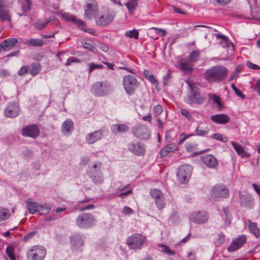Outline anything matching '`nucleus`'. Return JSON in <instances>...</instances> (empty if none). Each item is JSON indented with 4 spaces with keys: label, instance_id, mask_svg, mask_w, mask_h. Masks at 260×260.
I'll list each match as a JSON object with an SVG mask.
<instances>
[{
    "label": "nucleus",
    "instance_id": "obj_1",
    "mask_svg": "<svg viewBox=\"0 0 260 260\" xmlns=\"http://www.w3.org/2000/svg\"><path fill=\"white\" fill-rule=\"evenodd\" d=\"M228 69L222 66H215L207 69L204 74L205 80L209 83L220 82L225 79Z\"/></svg>",
    "mask_w": 260,
    "mask_h": 260
},
{
    "label": "nucleus",
    "instance_id": "obj_2",
    "mask_svg": "<svg viewBox=\"0 0 260 260\" xmlns=\"http://www.w3.org/2000/svg\"><path fill=\"white\" fill-rule=\"evenodd\" d=\"M200 57V53L198 51H193L189 55V58H181L177 60L176 66L184 73H189L192 70V62H196Z\"/></svg>",
    "mask_w": 260,
    "mask_h": 260
},
{
    "label": "nucleus",
    "instance_id": "obj_3",
    "mask_svg": "<svg viewBox=\"0 0 260 260\" xmlns=\"http://www.w3.org/2000/svg\"><path fill=\"white\" fill-rule=\"evenodd\" d=\"M91 92L98 96H105L113 91V86L108 82L97 81L91 87Z\"/></svg>",
    "mask_w": 260,
    "mask_h": 260
},
{
    "label": "nucleus",
    "instance_id": "obj_4",
    "mask_svg": "<svg viewBox=\"0 0 260 260\" xmlns=\"http://www.w3.org/2000/svg\"><path fill=\"white\" fill-rule=\"evenodd\" d=\"M186 82L190 88L187 99L188 103L190 104L196 103L198 105L203 104L205 101L206 96L201 94L199 88L196 86L191 81L186 80Z\"/></svg>",
    "mask_w": 260,
    "mask_h": 260
},
{
    "label": "nucleus",
    "instance_id": "obj_5",
    "mask_svg": "<svg viewBox=\"0 0 260 260\" xmlns=\"http://www.w3.org/2000/svg\"><path fill=\"white\" fill-rule=\"evenodd\" d=\"M146 242L147 238L145 236L136 233L127 238L126 243L130 249L137 250L142 249Z\"/></svg>",
    "mask_w": 260,
    "mask_h": 260
},
{
    "label": "nucleus",
    "instance_id": "obj_6",
    "mask_svg": "<svg viewBox=\"0 0 260 260\" xmlns=\"http://www.w3.org/2000/svg\"><path fill=\"white\" fill-rule=\"evenodd\" d=\"M102 163L95 161L92 167H89L88 174L95 184H101L103 182L104 177L101 172Z\"/></svg>",
    "mask_w": 260,
    "mask_h": 260
},
{
    "label": "nucleus",
    "instance_id": "obj_7",
    "mask_svg": "<svg viewBox=\"0 0 260 260\" xmlns=\"http://www.w3.org/2000/svg\"><path fill=\"white\" fill-rule=\"evenodd\" d=\"M123 85L126 93L128 95L135 93L139 83L136 77L132 75L124 76L123 79Z\"/></svg>",
    "mask_w": 260,
    "mask_h": 260
},
{
    "label": "nucleus",
    "instance_id": "obj_8",
    "mask_svg": "<svg viewBox=\"0 0 260 260\" xmlns=\"http://www.w3.org/2000/svg\"><path fill=\"white\" fill-rule=\"evenodd\" d=\"M46 255V249L42 246L36 245L31 247L26 252L28 260H43Z\"/></svg>",
    "mask_w": 260,
    "mask_h": 260
},
{
    "label": "nucleus",
    "instance_id": "obj_9",
    "mask_svg": "<svg viewBox=\"0 0 260 260\" xmlns=\"http://www.w3.org/2000/svg\"><path fill=\"white\" fill-rule=\"evenodd\" d=\"M61 18L65 21L73 22L76 25L79 29L86 32L92 33V29L89 28H85V22L82 20L78 19L75 16L69 13H63L61 14Z\"/></svg>",
    "mask_w": 260,
    "mask_h": 260
},
{
    "label": "nucleus",
    "instance_id": "obj_10",
    "mask_svg": "<svg viewBox=\"0 0 260 260\" xmlns=\"http://www.w3.org/2000/svg\"><path fill=\"white\" fill-rule=\"evenodd\" d=\"M94 216L87 213L82 214L76 219V224L80 228H88L94 224Z\"/></svg>",
    "mask_w": 260,
    "mask_h": 260
},
{
    "label": "nucleus",
    "instance_id": "obj_11",
    "mask_svg": "<svg viewBox=\"0 0 260 260\" xmlns=\"http://www.w3.org/2000/svg\"><path fill=\"white\" fill-rule=\"evenodd\" d=\"M192 167L189 165H184L179 167L177 173L179 181L182 183L187 182L191 176Z\"/></svg>",
    "mask_w": 260,
    "mask_h": 260
},
{
    "label": "nucleus",
    "instance_id": "obj_12",
    "mask_svg": "<svg viewBox=\"0 0 260 260\" xmlns=\"http://www.w3.org/2000/svg\"><path fill=\"white\" fill-rule=\"evenodd\" d=\"M134 135L137 138L141 140H148L150 138V130L145 125H138L132 129Z\"/></svg>",
    "mask_w": 260,
    "mask_h": 260
},
{
    "label": "nucleus",
    "instance_id": "obj_13",
    "mask_svg": "<svg viewBox=\"0 0 260 260\" xmlns=\"http://www.w3.org/2000/svg\"><path fill=\"white\" fill-rule=\"evenodd\" d=\"M211 196L213 198H227L230 192L228 188L222 184H219L212 187Z\"/></svg>",
    "mask_w": 260,
    "mask_h": 260
},
{
    "label": "nucleus",
    "instance_id": "obj_14",
    "mask_svg": "<svg viewBox=\"0 0 260 260\" xmlns=\"http://www.w3.org/2000/svg\"><path fill=\"white\" fill-rule=\"evenodd\" d=\"M71 248L75 251H81L84 245V237L79 234H74L70 237Z\"/></svg>",
    "mask_w": 260,
    "mask_h": 260
},
{
    "label": "nucleus",
    "instance_id": "obj_15",
    "mask_svg": "<svg viewBox=\"0 0 260 260\" xmlns=\"http://www.w3.org/2000/svg\"><path fill=\"white\" fill-rule=\"evenodd\" d=\"M84 18L90 19L95 18L99 14V7L96 3H89L84 7Z\"/></svg>",
    "mask_w": 260,
    "mask_h": 260
},
{
    "label": "nucleus",
    "instance_id": "obj_16",
    "mask_svg": "<svg viewBox=\"0 0 260 260\" xmlns=\"http://www.w3.org/2000/svg\"><path fill=\"white\" fill-rule=\"evenodd\" d=\"M246 241L247 238L245 235H240L232 242L228 247V251L232 252L238 250L246 243Z\"/></svg>",
    "mask_w": 260,
    "mask_h": 260
},
{
    "label": "nucleus",
    "instance_id": "obj_17",
    "mask_svg": "<svg viewBox=\"0 0 260 260\" xmlns=\"http://www.w3.org/2000/svg\"><path fill=\"white\" fill-rule=\"evenodd\" d=\"M21 133L24 137L36 138L39 136L40 131L36 124H31L24 127L21 131Z\"/></svg>",
    "mask_w": 260,
    "mask_h": 260
},
{
    "label": "nucleus",
    "instance_id": "obj_18",
    "mask_svg": "<svg viewBox=\"0 0 260 260\" xmlns=\"http://www.w3.org/2000/svg\"><path fill=\"white\" fill-rule=\"evenodd\" d=\"M0 19L2 21H10L11 15L6 0H0Z\"/></svg>",
    "mask_w": 260,
    "mask_h": 260
},
{
    "label": "nucleus",
    "instance_id": "obj_19",
    "mask_svg": "<svg viewBox=\"0 0 260 260\" xmlns=\"http://www.w3.org/2000/svg\"><path fill=\"white\" fill-rule=\"evenodd\" d=\"M190 219L195 223L201 224L207 221L208 216L206 212H194L190 215Z\"/></svg>",
    "mask_w": 260,
    "mask_h": 260
},
{
    "label": "nucleus",
    "instance_id": "obj_20",
    "mask_svg": "<svg viewBox=\"0 0 260 260\" xmlns=\"http://www.w3.org/2000/svg\"><path fill=\"white\" fill-rule=\"evenodd\" d=\"M127 147L129 151L137 156L142 155L145 152L144 146L140 142H131Z\"/></svg>",
    "mask_w": 260,
    "mask_h": 260
},
{
    "label": "nucleus",
    "instance_id": "obj_21",
    "mask_svg": "<svg viewBox=\"0 0 260 260\" xmlns=\"http://www.w3.org/2000/svg\"><path fill=\"white\" fill-rule=\"evenodd\" d=\"M19 113L18 105L16 103H10L5 110V114L8 117H15Z\"/></svg>",
    "mask_w": 260,
    "mask_h": 260
},
{
    "label": "nucleus",
    "instance_id": "obj_22",
    "mask_svg": "<svg viewBox=\"0 0 260 260\" xmlns=\"http://www.w3.org/2000/svg\"><path fill=\"white\" fill-rule=\"evenodd\" d=\"M115 13L113 12H108L103 15H101L96 20V23L100 26H105L110 23L114 19Z\"/></svg>",
    "mask_w": 260,
    "mask_h": 260
},
{
    "label": "nucleus",
    "instance_id": "obj_23",
    "mask_svg": "<svg viewBox=\"0 0 260 260\" xmlns=\"http://www.w3.org/2000/svg\"><path fill=\"white\" fill-rule=\"evenodd\" d=\"M103 132L102 129H99L88 134L85 138L86 143L92 144L100 140L103 136Z\"/></svg>",
    "mask_w": 260,
    "mask_h": 260
},
{
    "label": "nucleus",
    "instance_id": "obj_24",
    "mask_svg": "<svg viewBox=\"0 0 260 260\" xmlns=\"http://www.w3.org/2000/svg\"><path fill=\"white\" fill-rule=\"evenodd\" d=\"M204 164L209 168H215L218 165L216 158L212 155L206 154L202 157Z\"/></svg>",
    "mask_w": 260,
    "mask_h": 260
},
{
    "label": "nucleus",
    "instance_id": "obj_25",
    "mask_svg": "<svg viewBox=\"0 0 260 260\" xmlns=\"http://www.w3.org/2000/svg\"><path fill=\"white\" fill-rule=\"evenodd\" d=\"M18 43V40L16 38H10L4 40L0 43V49L4 51H8L12 49Z\"/></svg>",
    "mask_w": 260,
    "mask_h": 260
},
{
    "label": "nucleus",
    "instance_id": "obj_26",
    "mask_svg": "<svg viewBox=\"0 0 260 260\" xmlns=\"http://www.w3.org/2000/svg\"><path fill=\"white\" fill-rule=\"evenodd\" d=\"M210 118L214 122L222 124L228 123L230 120L229 116L224 114H218L212 115Z\"/></svg>",
    "mask_w": 260,
    "mask_h": 260
},
{
    "label": "nucleus",
    "instance_id": "obj_27",
    "mask_svg": "<svg viewBox=\"0 0 260 260\" xmlns=\"http://www.w3.org/2000/svg\"><path fill=\"white\" fill-rule=\"evenodd\" d=\"M231 143L234 147L236 152L239 155L241 156V157L248 158L250 156V154L245 150L244 148L241 145L233 141H231Z\"/></svg>",
    "mask_w": 260,
    "mask_h": 260
},
{
    "label": "nucleus",
    "instance_id": "obj_28",
    "mask_svg": "<svg viewBox=\"0 0 260 260\" xmlns=\"http://www.w3.org/2000/svg\"><path fill=\"white\" fill-rule=\"evenodd\" d=\"M74 129V123L70 119L66 120L61 127L62 133L64 135H69L72 133Z\"/></svg>",
    "mask_w": 260,
    "mask_h": 260
},
{
    "label": "nucleus",
    "instance_id": "obj_29",
    "mask_svg": "<svg viewBox=\"0 0 260 260\" xmlns=\"http://www.w3.org/2000/svg\"><path fill=\"white\" fill-rule=\"evenodd\" d=\"M213 36H215L216 39L219 41V43L222 47H230L231 45L234 48V44L229 41L228 37L225 36L218 34H214Z\"/></svg>",
    "mask_w": 260,
    "mask_h": 260
},
{
    "label": "nucleus",
    "instance_id": "obj_30",
    "mask_svg": "<svg viewBox=\"0 0 260 260\" xmlns=\"http://www.w3.org/2000/svg\"><path fill=\"white\" fill-rule=\"evenodd\" d=\"M29 66V73L32 76L39 74L42 70V66L40 63L35 62L31 63Z\"/></svg>",
    "mask_w": 260,
    "mask_h": 260
},
{
    "label": "nucleus",
    "instance_id": "obj_31",
    "mask_svg": "<svg viewBox=\"0 0 260 260\" xmlns=\"http://www.w3.org/2000/svg\"><path fill=\"white\" fill-rule=\"evenodd\" d=\"M128 127L124 124H116L111 126V131L113 133H124L128 130Z\"/></svg>",
    "mask_w": 260,
    "mask_h": 260
},
{
    "label": "nucleus",
    "instance_id": "obj_32",
    "mask_svg": "<svg viewBox=\"0 0 260 260\" xmlns=\"http://www.w3.org/2000/svg\"><path fill=\"white\" fill-rule=\"evenodd\" d=\"M27 210L31 214H35L38 212L39 204L37 202H34L29 201H26Z\"/></svg>",
    "mask_w": 260,
    "mask_h": 260
},
{
    "label": "nucleus",
    "instance_id": "obj_33",
    "mask_svg": "<svg viewBox=\"0 0 260 260\" xmlns=\"http://www.w3.org/2000/svg\"><path fill=\"white\" fill-rule=\"evenodd\" d=\"M125 6L127 7L129 14H133L138 6V0H128L125 4Z\"/></svg>",
    "mask_w": 260,
    "mask_h": 260
},
{
    "label": "nucleus",
    "instance_id": "obj_34",
    "mask_svg": "<svg viewBox=\"0 0 260 260\" xmlns=\"http://www.w3.org/2000/svg\"><path fill=\"white\" fill-rule=\"evenodd\" d=\"M24 43L28 46L35 47H42L44 45L43 41L39 39H30L26 40Z\"/></svg>",
    "mask_w": 260,
    "mask_h": 260
},
{
    "label": "nucleus",
    "instance_id": "obj_35",
    "mask_svg": "<svg viewBox=\"0 0 260 260\" xmlns=\"http://www.w3.org/2000/svg\"><path fill=\"white\" fill-rule=\"evenodd\" d=\"M208 96L210 100H212L213 102L217 105V108L219 110H220L223 108V105L221 102L220 96L217 95L216 94L209 93Z\"/></svg>",
    "mask_w": 260,
    "mask_h": 260
},
{
    "label": "nucleus",
    "instance_id": "obj_36",
    "mask_svg": "<svg viewBox=\"0 0 260 260\" xmlns=\"http://www.w3.org/2000/svg\"><path fill=\"white\" fill-rule=\"evenodd\" d=\"M143 74L145 77L147 79H148L149 81L151 82L152 84H153L155 86L158 85V82H157L155 77H154V76L153 75L151 71L148 70H145L143 72Z\"/></svg>",
    "mask_w": 260,
    "mask_h": 260
},
{
    "label": "nucleus",
    "instance_id": "obj_37",
    "mask_svg": "<svg viewBox=\"0 0 260 260\" xmlns=\"http://www.w3.org/2000/svg\"><path fill=\"white\" fill-rule=\"evenodd\" d=\"M31 2L30 0H23L21 3V8L23 12V14H20V16L25 15V13L28 12L31 7Z\"/></svg>",
    "mask_w": 260,
    "mask_h": 260
},
{
    "label": "nucleus",
    "instance_id": "obj_38",
    "mask_svg": "<svg viewBox=\"0 0 260 260\" xmlns=\"http://www.w3.org/2000/svg\"><path fill=\"white\" fill-rule=\"evenodd\" d=\"M248 226L250 232L253 234L256 238H258L260 236V230L257 227L255 223L250 222Z\"/></svg>",
    "mask_w": 260,
    "mask_h": 260
},
{
    "label": "nucleus",
    "instance_id": "obj_39",
    "mask_svg": "<svg viewBox=\"0 0 260 260\" xmlns=\"http://www.w3.org/2000/svg\"><path fill=\"white\" fill-rule=\"evenodd\" d=\"M51 207L50 205L46 204H40L38 212L42 215H46L50 212Z\"/></svg>",
    "mask_w": 260,
    "mask_h": 260
},
{
    "label": "nucleus",
    "instance_id": "obj_40",
    "mask_svg": "<svg viewBox=\"0 0 260 260\" xmlns=\"http://www.w3.org/2000/svg\"><path fill=\"white\" fill-rule=\"evenodd\" d=\"M196 132L198 136H204L209 133V129L208 127H203L201 125H199L197 127Z\"/></svg>",
    "mask_w": 260,
    "mask_h": 260
},
{
    "label": "nucleus",
    "instance_id": "obj_41",
    "mask_svg": "<svg viewBox=\"0 0 260 260\" xmlns=\"http://www.w3.org/2000/svg\"><path fill=\"white\" fill-rule=\"evenodd\" d=\"M150 193L151 197L154 199L155 201L160 198H163V197H164L163 193L157 188L151 189Z\"/></svg>",
    "mask_w": 260,
    "mask_h": 260
},
{
    "label": "nucleus",
    "instance_id": "obj_42",
    "mask_svg": "<svg viewBox=\"0 0 260 260\" xmlns=\"http://www.w3.org/2000/svg\"><path fill=\"white\" fill-rule=\"evenodd\" d=\"M158 246L161 248V251L164 252L169 255H174L175 254V252L174 250H171L169 246L159 244L158 245Z\"/></svg>",
    "mask_w": 260,
    "mask_h": 260
},
{
    "label": "nucleus",
    "instance_id": "obj_43",
    "mask_svg": "<svg viewBox=\"0 0 260 260\" xmlns=\"http://www.w3.org/2000/svg\"><path fill=\"white\" fill-rule=\"evenodd\" d=\"M198 145L194 142H188L185 145V149L189 152H193L197 149Z\"/></svg>",
    "mask_w": 260,
    "mask_h": 260
},
{
    "label": "nucleus",
    "instance_id": "obj_44",
    "mask_svg": "<svg viewBox=\"0 0 260 260\" xmlns=\"http://www.w3.org/2000/svg\"><path fill=\"white\" fill-rule=\"evenodd\" d=\"M89 68L88 70V72L89 74H90L91 73L96 69H101L103 68V66L102 64H95L94 62H92L88 64Z\"/></svg>",
    "mask_w": 260,
    "mask_h": 260
},
{
    "label": "nucleus",
    "instance_id": "obj_45",
    "mask_svg": "<svg viewBox=\"0 0 260 260\" xmlns=\"http://www.w3.org/2000/svg\"><path fill=\"white\" fill-rule=\"evenodd\" d=\"M155 203L157 208L158 210H161L164 209L166 205L164 197H163V198H160L159 199H157L156 200H155Z\"/></svg>",
    "mask_w": 260,
    "mask_h": 260
},
{
    "label": "nucleus",
    "instance_id": "obj_46",
    "mask_svg": "<svg viewBox=\"0 0 260 260\" xmlns=\"http://www.w3.org/2000/svg\"><path fill=\"white\" fill-rule=\"evenodd\" d=\"M223 212L224 214L223 216L225 217V224L229 225L231 222V215L228 209L226 208H223Z\"/></svg>",
    "mask_w": 260,
    "mask_h": 260
},
{
    "label": "nucleus",
    "instance_id": "obj_47",
    "mask_svg": "<svg viewBox=\"0 0 260 260\" xmlns=\"http://www.w3.org/2000/svg\"><path fill=\"white\" fill-rule=\"evenodd\" d=\"M6 253L11 260H16L14 255V249L12 246H8L6 248Z\"/></svg>",
    "mask_w": 260,
    "mask_h": 260
},
{
    "label": "nucleus",
    "instance_id": "obj_48",
    "mask_svg": "<svg viewBox=\"0 0 260 260\" xmlns=\"http://www.w3.org/2000/svg\"><path fill=\"white\" fill-rule=\"evenodd\" d=\"M83 47L90 51L95 52L96 48L94 46L93 43L91 41L84 42L83 44Z\"/></svg>",
    "mask_w": 260,
    "mask_h": 260
},
{
    "label": "nucleus",
    "instance_id": "obj_49",
    "mask_svg": "<svg viewBox=\"0 0 260 260\" xmlns=\"http://www.w3.org/2000/svg\"><path fill=\"white\" fill-rule=\"evenodd\" d=\"M29 66H24L21 67L18 72V75L20 76H24L25 74L29 73Z\"/></svg>",
    "mask_w": 260,
    "mask_h": 260
},
{
    "label": "nucleus",
    "instance_id": "obj_50",
    "mask_svg": "<svg viewBox=\"0 0 260 260\" xmlns=\"http://www.w3.org/2000/svg\"><path fill=\"white\" fill-rule=\"evenodd\" d=\"M125 36L129 38L138 39L139 33L137 30L133 29L126 32Z\"/></svg>",
    "mask_w": 260,
    "mask_h": 260
},
{
    "label": "nucleus",
    "instance_id": "obj_51",
    "mask_svg": "<svg viewBox=\"0 0 260 260\" xmlns=\"http://www.w3.org/2000/svg\"><path fill=\"white\" fill-rule=\"evenodd\" d=\"M163 111V108L160 105H157L154 107L153 112L155 117L160 115Z\"/></svg>",
    "mask_w": 260,
    "mask_h": 260
},
{
    "label": "nucleus",
    "instance_id": "obj_52",
    "mask_svg": "<svg viewBox=\"0 0 260 260\" xmlns=\"http://www.w3.org/2000/svg\"><path fill=\"white\" fill-rule=\"evenodd\" d=\"M80 62L81 60L73 56L70 57L68 59L66 63H65V66H71L74 63H80Z\"/></svg>",
    "mask_w": 260,
    "mask_h": 260
},
{
    "label": "nucleus",
    "instance_id": "obj_53",
    "mask_svg": "<svg viewBox=\"0 0 260 260\" xmlns=\"http://www.w3.org/2000/svg\"><path fill=\"white\" fill-rule=\"evenodd\" d=\"M212 137L216 140H219L222 142H226L228 139L226 137H223L222 135L220 134H214Z\"/></svg>",
    "mask_w": 260,
    "mask_h": 260
},
{
    "label": "nucleus",
    "instance_id": "obj_54",
    "mask_svg": "<svg viewBox=\"0 0 260 260\" xmlns=\"http://www.w3.org/2000/svg\"><path fill=\"white\" fill-rule=\"evenodd\" d=\"M192 136H194V134L186 135L185 133L181 134L180 135V140L179 141V144H182L186 139Z\"/></svg>",
    "mask_w": 260,
    "mask_h": 260
},
{
    "label": "nucleus",
    "instance_id": "obj_55",
    "mask_svg": "<svg viewBox=\"0 0 260 260\" xmlns=\"http://www.w3.org/2000/svg\"><path fill=\"white\" fill-rule=\"evenodd\" d=\"M36 232H30L24 236V237L23 238V240L24 242H27L29 239H30L32 237H34L36 235Z\"/></svg>",
    "mask_w": 260,
    "mask_h": 260
},
{
    "label": "nucleus",
    "instance_id": "obj_56",
    "mask_svg": "<svg viewBox=\"0 0 260 260\" xmlns=\"http://www.w3.org/2000/svg\"><path fill=\"white\" fill-rule=\"evenodd\" d=\"M181 113L182 115L186 117L189 120H192V117L191 115L190 114L188 111L186 109H181Z\"/></svg>",
    "mask_w": 260,
    "mask_h": 260
},
{
    "label": "nucleus",
    "instance_id": "obj_57",
    "mask_svg": "<svg viewBox=\"0 0 260 260\" xmlns=\"http://www.w3.org/2000/svg\"><path fill=\"white\" fill-rule=\"evenodd\" d=\"M122 213L125 215H131L134 213V211L128 206H124L122 210Z\"/></svg>",
    "mask_w": 260,
    "mask_h": 260
},
{
    "label": "nucleus",
    "instance_id": "obj_58",
    "mask_svg": "<svg viewBox=\"0 0 260 260\" xmlns=\"http://www.w3.org/2000/svg\"><path fill=\"white\" fill-rule=\"evenodd\" d=\"M48 22L49 21L42 22L39 21L36 23V27L38 29H42L46 26V25L48 24Z\"/></svg>",
    "mask_w": 260,
    "mask_h": 260
},
{
    "label": "nucleus",
    "instance_id": "obj_59",
    "mask_svg": "<svg viewBox=\"0 0 260 260\" xmlns=\"http://www.w3.org/2000/svg\"><path fill=\"white\" fill-rule=\"evenodd\" d=\"M152 29H155L156 30V32L157 34H161V36H165L167 35V31L165 29L161 28H158L157 27H152Z\"/></svg>",
    "mask_w": 260,
    "mask_h": 260
},
{
    "label": "nucleus",
    "instance_id": "obj_60",
    "mask_svg": "<svg viewBox=\"0 0 260 260\" xmlns=\"http://www.w3.org/2000/svg\"><path fill=\"white\" fill-rule=\"evenodd\" d=\"M247 66L248 67V68L252 69V70H258V69H260V67H258V66H257V65L253 63H251L250 61H247Z\"/></svg>",
    "mask_w": 260,
    "mask_h": 260
},
{
    "label": "nucleus",
    "instance_id": "obj_61",
    "mask_svg": "<svg viewBox=\"0 0 260 260\" xmlns=\"http://www.w3.org/2000/svg\"><path fill=\"white\" fill-rule=\"evenodd\" d=\"M254 90L258 94L260 95V78L257 79L255 82Z\"/></svg>",
    "mask_w": 260,
    "mask_h": 260
},
{
    "label": "nucleus",
    "instance_id": "obj_62",
    "mask_svg": "<svg viewBox=\"0 0 260 260\" xmlns=\"http://www.w3.org/2000/svg\"><path fill=\"white\" fill-rule=\"evenodd\" d=\"M9 216L10 213L8 211L0 212L1 219L8 218Z\"/></svg>",
    "mask_w": 260,
    "mask_h": 260
},
{
    "label": "nucleus",
    "instance_id": "obj_63",
    "mask_svg": "<svg viewBox=\"0 0 260 260\" xmlns=\"http://www.w3.org/2000/svg\"><path fill=\"white\" fill-rule=\"evenodd\" d=\"M9 75V72L4 69L0 70V77L2 78H5Z\"/></svg>",
    "mask_w": 260,
    "mask_h": 260
},
{
    "label": "nucleus",
    "instance_id": "obj_64",
    "mask_svg": "<svg viewBox=\"0 0 260 260\" xmlns=\"http://www.w3.org/2000/svg\"><path fill=\"white\" fill-rule=\"evenodd\" d=\"M187 257L188 260H195L196 253L194 252H189L188 253Z\"/></svg>",
    "mask_w": 260,
    "mask_h": 260
}]
</instances>
